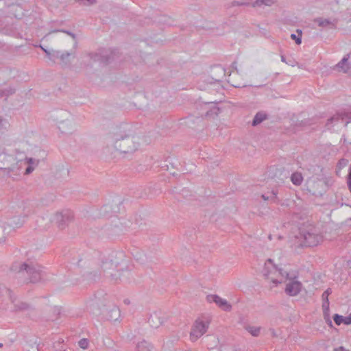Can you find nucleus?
<instances>
[{
    "label": "nucleus",
    "mask_w": 351,
    "mask_h": 351,
    "mask_svg": "<svg viewBox=\"0 0 351 351\" xmlns=\"http://www.w3.org/2000/svg\"><path fill=\"white\" fill-rule=\"evenodd\" d=\"M25 160H26V163H27V164H29V165H32L33 167L38 165V162H39L38 160H36L32 158H26Z\"/></svg>",
    "instance_id": "nucleus-40"
},
{
    "label": "nucleus",
    "mask_w": 351,
    "mask_h": 351,
    "mask_svg": "<svg viewBox=\"0 0 351 351\" xmlns=\"http://www.w3.org/2000/svg\"><path fill=\"white\" fill-rule=\"evenodd\" d=\"M335 351H349L346 350L343 346H339L335 349Z\"/></svg>",
    "instance_id": "nucleus-48"
},
{
    "label": "nucleus",
    "mask_w": 351,
    "mask_h": 351,
    "mask_svg": "<svg viewBox=\"0 0 351 351\" xmlns=\"http://www.w3.org/2000/svg\"><path fill=\"white\" fill-rule=\"evenodd\" d=\"M324 317L326 318V316H324ZM326 323L328 324V325L332 328L333 326H332V321L330 320V317H329V315L327 316V319H326Z\"/></svg>",
    "instance_id": "nucleus-47"
},
{
    "label": "nucleus",
    "mask_w": 351,
    "mask_h": 351,
    "mask_svg": "<svg viewBox=\"0 0 351 351\" xmlns=\"http://www.w3.org/2000/svg\"><path fill=\"white\" fill-rule=\"evenodd\" d=\"M88 344H89V341L86 338H83L82 339H80L78 342V345L79 346L84 349V350H86L88 348Z\"/></svg>",
    "instance_id": "nucleus-38"
},
{
    "label": "nucleus",
    "mask_w": 351,
    "mask_h": 351,
    "mask_svg": "<svg viewBox=\"0 0 351 351\" xmlns=\"http://www.w3.org/2000/svg\"><path fill=\"white\" fill-rule=\"evenodd\" d=\"M40 47L43 49V51L45 53L46 56L51 59V58L53 57V53H51V52L49 51H48L47 49H45L43 47H42L41 45H40Z\"/></svg>",
    "instance_id": "nucleus-43"
},
{
    "label": "nucleus",
    "mask_w": 351,
    "mask_h": 351,
    "mask_svg": "<svg viewBox=\"0 0 351 351\" xmlns=\"http://www.w3.org/2000/svg\"><path fill=\"white\" fill-rule=\"evenodd\" d=\"M344 118L351 119V111L344 114L338 113L336 115L330 117L327 121L326 126L328 127L330 123L338 122L340 119L343 120Z\"/></svg>",
    "instance_id": "nucleus-19"
},
{
    "label": "nucleus",
    "mask_w": 351,
    "mask_h": 351,
    "mask_svg": "<svg viewBox=\"0 0 351 351\" xmlns=\"http://www.w3.org/2000/svg\"><path fill=\"white\" fill-rule=\"evenodd\" d=\"M77 46V42H75V47Z\"/></svg>",
    "instance_id": "nucleus-58"
},
{
    "label": "nucleus",
    "mask_w": 351,
    "mask_h": 351,
    "mask_svg": "<svg viewBox=\"0 0 351 351\" xmlns=\"http://www.w3.org/2000/svg\"><path fill=\"white\" fill-rule=\"evenodd\" d=\"M349 58H350V54H346V56H344V57L336 65V66L339 69H341L344 72H346L347 71H348L351 68V66H350L348 63Z\"/></svg>",
    "instance_id": "nucleus-21"
},
{
    "label": "nucleus",
    "mask_w": 351,
    "mask_h": 351,
    "mask_svg": "<svg viewBox=\"0 0 351 351\" xmlns=\"http://www.w3.org/2000/svg\"><path fill=\"white\" fill-rule=\"evenodd\" d=\"M348 164V160L347 159L341 158L339 160V162L337 163V167L339 168V169H341L342 168L347 166Z\"/></svg>",
    "instance_id": "nucleus-39"
},
{
    "label": "nucleus",
    "mask_w": 351,
    "mask_h": 351,
    "mask_svg": "<svg viewBox=\"0 0 351 351\" xmlns=\"http://www.w3.org/2000/svg\"><path fill=\"white\" fill-rule=\"evenodd\" d=\"M3 343H0V348H2L3 347Z\"/></svg>",
    "instance_id": "nucleus-57"
},
{
    "label": "nucleus",
    "mask_w": 351,
    "mask_h": 351,
    "mask_svg": "<svg viewBox=\"0 0 351 351\" xmlns=\"http://www.w3.org/2000/svg\"><path fill=\"white\" fill-rule=\"evenodd\" d=\"M210 322L208 319H197L190 332V339L192 341H197L204 334H205L208 328Z\"/></svg>",
    "instance_id": "nucleus-5"
},
{
    "label": "nucleus",
    "mask_w": 351,
    "mask_h": 351,
    "mask_svg": "<svg viewBox=\"0 0 351 351\" xmlns=\"http://www.w3.org/2000/svg\"><path fill=\"white\" fill-rule=\"evenodd\" d=\"M63 341H63V339H60V340L58 341V343H60H60H62Z\"/></svg>",
    "instance_id": "nucleus-54"
},
{
    "label": "nucleus",
    "mask_w": 351,
    "mask_h": 351,
    "mask_svg": "<svg viewBox=\"0 0 351 351\" xmlns=\"http://www.w3.org/2000/svg\"><path fill=\"white\" fill-rule=\"evenodd\" d=\"M217 351H221V350L218 349Z\"/></svg>",
    "instance_id": "nucleus-60"
},
{
    "label": "nucleus",
    "mask_w": 351,
    "mask_h": 351,
    "mask_svg": "<svg viewBox=\"0 0 351 351\" xmlns=\"http://www.w3.org/2000/svg\"><path fill=\"white\" fill-rule=\"evenodd\" d=\"M180 196H182L183 198H187L191 196V193L188 189L184 188L180 192L176 191L175 197L178 201L182 200V198Z\"/></svg>",
    "instance_id": "nucleus-24"
},
{
    "label": "nucleus",
    "mask_w": 351,
    "mask_h": 351,
    "mask_svg": "<svg viewBox=\"0 0 351 351\" xmlns=\"http://www.w3.org/2000/svg\"><path fill=\"white\" fill-rule=\"evenodd\" d=\"M73 213L66 210L55 213L52 220L56 223L59 229L64 230L73 221Z\"/></svg>",
    "instance_id": "nucleus-7"
},
{
    "label": "nucleus",
    "mask_w": 351,
    "mask_h": 351,
    "mask_svg": "<svg viewBox=\"0 0 351 351\" xmlns=\"http://www.w3.org/2000/svg\"><path fill=\"white\" fill-rule=\"evenodd\" d=\"M280 58H281V61L283 62H285V63H287L286 62V58H285V56L284 55H281L280 56Z\"/></svg>",
    "instance_id": "nucleus-50"
},
{
    "label": "nucleus",
    "mask_w": 351,
    "mask_h": 351,
    "mask_svg": "<svg viewBox=\"0 0 351 351\" xmlns=\"http://www.w3.org/2000/svg\"><path fill=\"white\" fill-rule=\"evenodd\" d=\"M82 5L89 6L97 3V0H75Z\"/></svg>",
    "instance_id": "nucleus-36"
},
{
    "label": "nucleus",
    "mask_w": 351,
    "mask_h": 351,
    "mask_svg": "<svg viewBox=\"0 0 351 351\" xmlns=\"http://www.w3.org/2000/svg\"><path fill=\"white\" fill-rule=\"evenodd\" d=\"M75 56V51H71V52H64L60 54L59 51H53V58H60L62 62L64 65H69L70 64L69 58Z\"/></svg>",
    "instance_id": "nucleus-17"
},
{
    "label": "nucleus",
    "mask_w": 351,
    "mask_h": 351,
    "mask_svg": "<svg viewBox=\"0 0 351 351\" xmlns=\"http://www.w3.org/2000/svg\"><path fill=\"white\" fill-rule=\"evenodd\" d=\"M344 142L348 143H349V144H351V141H347L346 139H344Z\"/></svg>",
    "instance_id": "nucleus-53"
},
{
    "label": "nucleus",
    "mask_w": 351,
    "mask_h": 351,
    "mask_svg": "<svg viewBox=\"0 0 351 351\" xmlns=\"http://www.w3.org/2000/svg\"><path fill=\"white\" fill-rule=\"evenodd\" d=\"M234 87H240L239 86H237V85H233Z\"/></svg>",
    "instance_id": "nucleus-59"
},
{
    "label": "nucleus",
    "mask_w": 351,
    "mask_h": 351,
    "mask_svg": "<svg viewBox=\"0 0 351 351\" xmlns=\"http://www.w3.org/2000/svg\"><path fill=\"white\" fill-rule=\"evenodd\" d=\"M24 271L29 276V280L32 283L40 282L45 278V273L38 265L24 263L20 265L19 272Z\"/></svg>",
    "instance_id": "nucleus-3"
},
{
    "label": "nucleus",
    "mask_w": 351,
    "mask_h": 351,
    "mask_svg": "<svg viewBox=\"0 0 351 351\" xmlns=\"http://www.w3.org/2000/svg\"><path fill=\"white\" fill-rule=\"evenodd\" d=\"M84 280H86L88 283H95L98 282L104 277L103 274L101 273L99 268L96 270H93L87 272L83 276Z\"/></svg>",
    "instance_id": "nucleus-16"
},
{
    "label": "nucleus",
    "mask_w": 351,
    "mask_h": 351,
    "mask_svg": "<svg viewBox=\"0 0 351 351\" xmlns=\"http://www.w3.org/2000/svg\"><path fill=\"white\" fill-rule=\"evenodd\" d=\"M16 93V88L12 86H9L4 89L0 90V98L5 97V99L10 96L14 95Z\"/></svg>",
    "instance_id": "nucleus-23"
},
{
    "label": "nucleus",
    "mask_w": 351,
    "mask_h": 351,
    "mask_svg": "<svg viewBox=\"0 0 351 351\" xmlns=\"http://www.w3.org/2000/svg\"><path fill=\"white\" fill-rule=\"evenodd\" d=\"M221 72L222 73L223 75H225V71L223 69H220Z\"/></svg>",
    "instance_id": "nucleus-52"
},
{
    "label": "nucleus",
    "mask_w": 351,
    "mask_h": 351,
    "mask_svg": "<svg viewBox=\"0 0 351 351\" xmlns=\"http://www.w3.org/2000/svg\"><path fill=\"white\" fill-rule=\"evenodd\" d=\"M332 293V289L330 288H328L322 295V309H323V313L324 316H328V312H329V300H328V296Z\"/></svg>",
    "instance_id": "nucleus-18"
},
{
    "label": "nucleus",
    "mask_w": 351,
    "mask_h": 351,
    "mask_svg": "<svg viewBox=\"0 0 351 351\" xmlns=\"http://www.w3.org/2000/svg\"><path fill=\"white\" fill-rule=\"evenodd\" d=\"M202 121V118L199 117H188L186 118V124L188 125L189 127H191V128H194V124L195 123H199L200 122Z\"/></svg>",
    "instance_id": "nucleus-29"
},
{
    "label": "nucleus",
    "mask_w": 351,
    "mask_h": 351,
    "mask_svg": "<svg viewBox=\"0 0 351 351\" xmlns=\"http://www.w3.org/2000/svg\"><path fill=\"white\" fill-rule=\"evenodd\" d=\"M106 231H107L108 236L109 237H112V238L119 236L122 233L121 228L120 227H119L118 226L108 228Z\"/></svg>",
    "instance_id": "nucleus-22"
},
{
    "label": "nucleus",
    "mask_w": 351,
    "mask_h": 351,
    "mask_svg": "<svg viewBox=\"0 0 351 351\" xmlns=\"http://www.w3.org/2000/svg\"><path fill=\"white\" fill-rule=\"evenodd\" d=\"M302 285L298 280H292L286 285L285 293L289 296H295L300 293Z\"/></svg>",
    "instance_id": "nucleus-13"
},
{
    "label": "nucleus",
    "mask_w": 351,
    "mask_h": 351,
    "mask_svg": "<svg viewBox=\"0 0 351 351\" xmlns=\"http://www.w3.org/2000/svg\"><path fill=\"white\" fill-rule=\"evenodd\" d=\"M261 197L265 201L269 200L271 202H276L277 200V192L273 190L267 194H263Z\"/></svg>",
    "instance_id": "nucleus-28"
},
{
    "label": "nucleus",
    "mask_w": 351,
    "mask_h": 351,
    "mask_svg": "<svg viewBox=\"0 0 351 351\" xmlns=\"http://www.w3.org/2000/svg\"><path fill=\"white\" fill-rule=\"evenodd\" d=\"M62 351H66V350H63Z\"/></svg>",
    "instance_id": "nucleus-61"
},
{
    "label": "nucleus",
    "mask_w": 351,
    "mask_h": 351,
    "mask_svg": "<svg viewBox=\"0 0 351 351\" xmlns=\"http://www.w3.org/2000/svg\"><path fill=\"white\" fill-rule=\"evenodd\" d=\"M344 318L346 325L351 324V313L348 316L344 317Z\"/></svg>",
    "instance_id": "nucleus-46"
},
{
    "label": "nucleus",
    "mask_w": 351,
    "mask_h": 351,
    "mask_svg": "<svg viewBox=\"0 0 351 351\" xmlns=\"http://www.w3.org/2000/svg\"><path fill=\"white\" fill-rule=\"evenodd\" d=\"M34 169V167L32 166V165H29L26 169H25V173L28 175L29 173H31Z\"/></svg>",
    "instance_id": "nucleus-44"
},
{
    "label": "nucleus",
    "mask_w": 351,
    "mask_h": 351,
    "mask_svg": "<svg viewBox=\"0 0 351 351\" xmlns=\"http://www.w3.org/2000/svg\"><path fill=\"white\" fill-rule=\"evenodd\" d=\"M5 230L6 227L4 225H0V243L5 241Z\"/></svg>",
    "instance_id": "nucleus-37"
},
{
    "label": "nucleus",
    "mask_w": 351,
    "mask_h": 351,
    "mask_svg": "<svg viewBox=\"0 0 351 351\" xmlns=\"http://www.w3.org/2000/svg\"><path fill=\"white\" fill-rule=\"evenodd\" d=\"M333 320H334L335 323L337 326H339L341 324H345V318H344V317L342 316V315H340L339 314H335L333 315Z\"/></svg>",
    "instance_id": "nucleus-35"
},
{
    "label": "nucleus",
    "mask_w": 351,
    "mask_h": 351,
    "mask_svg": "<svg viewBox=\"0 0 351 351\" xmlns=\"http://www.w3.org/2000/svg\"><path fill=\"white\" fill-rule=\"evenodd\" d=\"M64 32L66 34H67L68 35L71 36L75 40L76 39V36H75V34H74L73 33L69 32V31H67V30H58V29H55V30H52L50 32H49L48 34H50L51 33H54V32Z\"/></svg>",
    "instance_id": "nucleus-41"
},
{
    "label": "nucleus",
    "mask_w": 351,
    "mask_h": 351,
    "mask_svg": "<svg viewBox=\"0 0 351 351\" xmlns=\"http://www.w3.org/2000/svg\"><path fill=\"white\" fill-rule=\"evenodd\" d=\"M269 331L271 332V335L273 337H276L277 336V335L276 333V331H275V330L274 328H270Z\"/></svg>",
    "instance_id": "nucleus-49"
},
{
    "label": "nucleus",
    "mask_w": 351,
    "mask_h": 351,
    "mask_svg": "<svg viewBox=\"0 0 351 351\" xmlns=\"http://www.w3.org/2000/svg\"><path fill=\"white\" fill-rule=\"evenodd\" d=\"M215 81H216V82H221V80H219V79H215Z\"/></svg>",
    "instance_id": "nucleus-56"
},
{
    "label": "nucleus",
    "mask_w": 351,
    "mask_h": 351,
    "mask_svg": "<svg viewBox=\"0 0 351 351\" xmlns=\"http://www.w3.org/2000/svg\"><path fill=\"white\" fill-rule=\"evenodd\" d=\"M120 316V311L117 306H114L108 315V319L111 321H116Z\"/></svg>",
    "instance_id": "nucleus-27"
},
{
    "label": "nucleus",
    "mask_w": 351,
    "mask_h": 351,
    "mask_svg": "<svg viewBox=\"0 0 351 351\" xmlns=\"http://www.w3.org/2000/svg\"><path fill=\"white\" fill-rule=\"evenodd\" d=\"M296 32L298 33V35L297 36L295 34H291V38L292 40H294L297 45H300L302 43V32L301 29H298L296 30Z\"/></svg>",
    "instance_id": "nucleus-32"
},
{
    "label": "nucleus",
    "mask_w": 351,
    "mask_h": 351,
    "mask_svg": "<svg viewBox=\"0 0 351 351\" xmlns=\"http://www.w3.org/2000/svg\"><path fill=\"white\" fill-rule=\"evenodd\" d=\"M291 180L293 184L296 186L300 185L303 181L302 173L299 172H295L292 173L291 176Z\"/></svg>",
    "instance_id": "nucleus-25"
},
{
    "label": "nucleus",
    "mask_w": 351,
    "mask_h": 351,
    "mask_svg": "<svg viewBox=\"0 0 351 351\" xmlns=\"http://www.w3.org/2000/svg\"><path fill=\"white\" fill-rule=\"evenodd\" d=\"M248 3H245V2H239V1H233L232 3V6H241V5H247Z\"/></svg>",
    "instance_id": "nucleus-45"
},
{
    "label": "nucleus",
    "mask_w": 351,
    "mask_h": 351,
    "mask_svg": "<svg viewBox=\"0 0 351 351\" xmlns=\"http://www.w3.org/2000/svg\"><path fill=\"white\" fill-rule=\"evenodd\" d=\"M278 272V266L274 264V261L271 258H268L265 263L264 267L262 270L263 276L270 280L274 284L278 285L281 283V280H278L276 278V275Z\"/></svg>",
    "instance_id": "nucleus-6"
},
{
    "label": "nucleus",
    "mask_w": 351,
    "mask_h": 351,
    "mask_svg": "<svg viewBox=\"0 0 351 351\" xmlns=\"http://www.w3.org/2000/svg\"><path fill=\"white\" fill-rule=\"evenodd\" d=\"M112 145L118 153L127 158L138 150L140 137L134 133L129 124H121L112 133Z\"/></svg>",
    "instance_id": "nucleus-2"
},
{
    "label": "nucleus",
    "mask_w": 351,
    "mask_h": 351,
    "mask_svg": "<svg viewBox=\"0 0 351 351\" xmlns=\"http://www.w3.org/2000/svg\"><path fill=\"white\" fill-rule=\"evenodd\" d=\"M114 52H105L104 53H89L87 55L90 62H99L104 64L110 63L114 59Z\"/></svg>",
    "instance_id": "nucleus-9"
},
{
    "label": "nucleus",
    "mask_w": 351,
    "mask_h": 351,
    "mask_svg": "<svg viewBox=\"0 0 351 351\" xmlns=\"http://www.w3.org/2000/svg\"><path fill=\"white\" fill-rule=\"evenodd\" d=\"M70 114L66 110H60L57 112L56 120L58 123L60 131L66 134H72L75 130V125Z\"/></svg>",
    "instance_id": "nucleus-4"
},
{
    "label": "nucleus",
    "mask_w": 351,
    "mask_h": 351,
    "mask_svg": "<svg viewBox=\"0 0 351 351\" xmlns=\"http://www.w3.org/2000/svg\"><path fill=\"white\" fill-rule=\"evenodd\" d=\"M339 19L337 18L333 19H324L318 17L314 19V22L317 23L319 27H328L329 29H336Z\"/></svg>",
    "instance_id": "nucleus-14"
},
{
    "label": "nucleus",
    "mask_w": 351,
    "mask_h": 351,
    "mask_svg": "<svg viewBox=\"0 0 351 351\" xmlns=\"http://www.w3.org/2000/svg\"><path fill=\"white\" fill-rule=\"evenodd\" d=\"M8 295L12 304L14 305V312L24 311L32 308L29 304L23 301H17L16 296L14 295L10 289H8Z\"/></svg>",
    "instance_id": "nucleus-12"
},
{
    "label": "nucleus",
    "mask_w": 351,
    "mask_h": 351,
    "mask_svg": "<svg viewBox=\"0 0 351 351\" xmlns=\"http://www.w3.org/2000/svg\"><path fill=\"white\" fill-rule=\"evenodd\" d=\"M267 118H268V116L265 112H264L263 111L258 112L255 114V116L252 120V125L254 127L256 126L258 124L261 123L263 121L266 120Z\"/></svg>",
    "instance_id": "nucleus-20"
},
{
    "label": "nucleus",
    "mask_w": 351,
    "mask_h": 351,
    "mask_svg": "<svg viewBox=\"0 0 351 351\" xmlns=\"http://www.w3.org/2000/svg\"><path fill=\"white\" fill-rule=\"evenodd\" d=\"M244 328L253 337H258L261 330V327L252 326L250 325L245 326Z\"/></svg>",
    "instance_id": "nucleus-26"
},
{
    "label": "nucleus",
    "mask_w": 351,
    "mask_h": 351,
    "mask_svg": "<svg viewBox=\"0 0 351 351\" xmlns=\"http://www.w3.org/2000/svg\"><path fill=\"white\" fill-rule=\"evenodd\" d=\"M276 278L278 280H281L282 281L283 278H289V273L284 271L282 269L278 267V272L276 275Z\"/></svg>",
    "instance_id": "nucleus-34"
},
{
    "label": "nucleus",
    "mask_w": 351,
    "mask_h": 351,
    "mask_svg": "<svg viewBox=\"0 0 351 351\" xmlns=\"http://www.w3.org/2000/svg\"><path fill=\"white\" fill-rule=\"evenodd\" d=\"M206 300L209 303H215L221 309L224 311L230 312L232 310V305L226 300L221 298L218 295H208L206 296Z\"/></svg>",
    "instance_id": "nucleus-11"
},
{
    "label": "nucleus",
    "mask_w": 351,
    "mask_h": 351,
    "mask_svg": "<svg viewBox=\"0 0 351 351\" xmlns=\"http://www.w3.org/2000/svg\"><path fill=\"white\" fill-rule=\"evenodd\" d=\"M99 268L104 278L112 283L129 282L132 278L125 256L122 252H112L108 256H102Z\"/></svg>",
    "instance_id": "nucleus-1"
},
{
    "label": "nucleus",
    "mask_w": 351,
    "mask_h": 351,
    "mask_svg": "<svg viewBox=\"0 0 351 351\" xmlns=\"http://www.w3.org/2000/svg\"><path fill=\"white\" fill-rule=\"evenodd\" d=\"M302 237L304 239V245L308 247H314L317 245L322 239V237L314 229L303 231Z\"/></svg>",
    "instance_id": "nucleus-8"
},
{
    "label": "nucleus",
    "mask_w": 351,
    "mask_h": 351,
    "mask_svg": "<svg viewBox=\"0 0 351 351\" xmlns=\"http://www.w3.org/2000/svg\"><path fill=\"white\" fill-rule=\"evenodd\" d=\"M150 350H151V345L145 341L139 342L136 346V351H150Z\"/></svg>",
    "instance_id": "nucleus-30"
},
{
    "label": "nucleus",
    "mask_w": 351,
    "mask_h": 351,
    "mask_svg": "<svg viewBox=\"0 0 351 351\" xmlns=\"http://www.w3.org/2000/svg\"><path fill=\"white\" fill-rule=\"evenodd\" d=\"M167 319V316L165 313L160 311H156L150 313L148 318V323L151 327L158 328L160 326L164 324Z\"/></svg>",
    "instance_id": "nucleus-10"
},
{
    "label": "nucleus",
    "mask_w": 351,
    "mask_h": 351,
    "mask_svg": "<svg viewBox=\"0 0 351 351\" xmlns=\"http://www.w3.org/2000/svg\"><path fill=\"white\" fill-rule=\"evenodd\" d=\"M101 212L105 217H110L112 216V215L111 214L112 213L111 206H109V205L104 206L101 208Z\"/></svg>",
    "instance_id": "nucleus-33"
},
{
    "label": "nucleus",
    "mask_w": 351,
    "mask_h": 351,
    "mask_svg": "<svg viewBox=\"0 0 351 351\" xmlns=\"http://www.w3.org/2000/svg\"><path fill=\"white\" fill-rule=\"evenodd\" d=\"M27 216L28 215L14 216L5 222V224L12 229L19 228L23 225L25 218H27Z\"/></svg>",
    "instance_id": "nucleus-15"
},
{
    "label": "nucleus",
    "mask_w": 351,
    "mask_h": 351,
    "mask_svg": "<svg viewBox=\"0 0 351 351\" xmlns=\"http://www.w3.org/2000/svg\"><path fill=\"white\" fill-rule=\"evenodd\" d=\"M274 3L272 0H256L253 3V7H261L263 5L270 6Z\"/></svg>",
    "instance_id": "nucleus-31"
},
{
    "label": "nucleus",
    "mask_w": 351,
    "mask_h": 351,
    "mask_svg": "<svg viewBox=\"0 0 351 351\" xmlns=\"http://www.w3.org/2000/svg\"><path fill=\"white\" fill-rule=\"evenodd\" d=\"M53 310H54V312H57L58 314L60 313V309L59 308L55 307Z\"/></svg>",
    "instance_id": "nucleus-51"
},
{
    "label": "nucleus",
    "mask_w": 351,
    "mask_h": 351,
    "mask_svg": "<svg viewBox=\"0 0 351 351\" xmlns=\"http://www.w3.org/2000/svg\"><path fill=\"white\" fill-rule=\"evenodd\" d=\"M347 184H348V186L350 191H351V164H350V166L349 168V172H348V174L347 176Z\"/></svg>",
    "instance_id": "nucleus-42"
},
{
    "label": "nucleus",
    "mask_w": 351,
    "mask_h": 351,
    "mask_svg": "<svg viewBox=\"0 0 351 351\" xmlns=\"http://www.w3.org/2000/svg\"><path fill=\"white\" fill-rule=\"evenodd\" d=\"M81 262H82V261H81V260H80V261H78V265H79V266H81Z\"/></svg>",
    "instance_id": "nucleus-55"
}]
</instances>
